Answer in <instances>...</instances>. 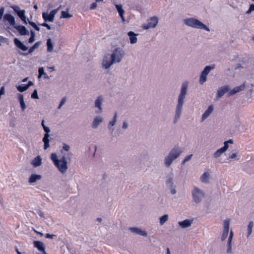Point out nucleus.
I'll return each instance as SVG.
<instances>
[{
	"mask_svg": "<svg viewBox=\"0 0 254 254\" xmlns=\"http://www.w3.org/2000/svg\"><path fill=\"white\" fill-rule=\"evenodd\" d=\"M125 52L124 50L121 48H117L111 54V59L115 63H120L124 56Z\"/></svg>",
	"mask_w": 254,
	"mask_h": 254,
	"instance_id": "nucleus-6",
	"label": "nucleus"
},
{
	"mask_svg": "<svg viewBox=\"0 0 254 254\" xmlns=\"http://www.w3.org/2000/svg\"><path fill=\"white\" fill-rule=\"evenodd\" d=\"M116 8L120 16V17L122 18V20L123 21H125V19L124 16V14L125 13V10L123 8V6L122 4H116L115 5Z\"/></svg>",
	"mask_w": 254,
	"mask_h": 254,
	"instance_id": "nucleus-28",
	"label": "nucleus"
},
{
	"mask_svg": "<svg viewBox=\"0 0 254 254\" xmlns=\"http://www.w3.org/2000/svg\"><path fill=\"white\" fill-rule=\"evenodd\" d=\"M31 98L35 99H39V96L38 94V91L37 89H35L33 92L31 94Z\"/></svg>",
	"mask_w": 254,
	"mask_h": 254,
	"instance_id": "nucleus-45",
	"label": "nucleus"
},
{
	"mask_svg": "<svg viewBox=\"0 0 254 254\" xmlns=\"http://www.w3.org/2000/svg\"><path fill=\"white\" fill-rule=\"evenodd\" d=\"M44 130L46 132L44 134V136L42 139V141L44 143V149L45 150L47 149L50 147V134L49 132L51 131V129L50 128L48 127H44V128H43Z\"/></svg>",
	"mask_w": 254,
	"mask_h": 254,
	"instance_id": "nucleus-10",
	"label": "nucleus"
},
{
	"mask_svg": "<svg viewBox=\"0 0 254 254\" xmlns=\"http://www.w3.org/2000/svg\"><path fill=\"white\" fill-rule=\"evenodd\" d=\"M245 88H246V85H245V83H244L243 84H242L239 86L235 87L232 90H231L230 91H229L228 93V96H232V95H233L238 92H240L244 90Z\"/></svg>",
	"mask_w": 254,
	"mask_h": 254,
	"instance_id": "nucleus-17",
	"label": "nucleus"
},
{
	"mask_svg": "<svg viewBox=\"0 0 254 254\" xmlns=\"http://www.w3.org/2000/svg\"><path fill=\"white\" fill-rule=\"evenodd\" d=\"M104 101V98L102 95L97 97V99L95 101V107L97 108L99 110V113L102 112L103 108L102 104Z\"/></svg>",
	"mask_w": 254,
	"mask_h": 254,
	"instance_id": "nucleus-13",
	"label": "nucleus"
},
{
	"mask_svg": "<svg viewBox=\"0 0 254 254\" xmlns=\"http://www.w3.org/2000/svg\"><path fill=\"white\" fill-rule=\"evenodd\" d=\"M33 85V83L31 81H29L27 84H25L27 89H28L31 86Z\"/></svg>",
	"mask_w": 254,
	"mask_h": 254,
	"instance_id": "nucleus-59",
	"label": "nucleus"
},
{
	"mask_svg": "<svg viewBox=\"0 0 254 254\" xmlns=\"http://www.w3.org/2000/svg\"><path fill=\"white\" fill-rule=\"evenodd\" d=\"M237 157V154L236 153H233L231 155L229 156V158L230 159H233Z\"/></svg>",
	"mask_w": 254,
	"mask_h": 254,
	"instance_id": "nucleus-63",
	"label": "nucleus"
},
{
	"mask_svg": "<svg viewBox=\"0 0 254 254\" xmlns=\"http://www.w3.org/2000/svg\"><path fill=\"white\" fill-rule=\"evenodd\" d=\"M3 20L4 21H8L9 24L12 26L13 28L16 25L15 18L11 14L6 13L4 14L3 16Z\"/></svg>",
	"mask_w": 254,
	"mask_h": 254,
	"instance_id": "nucleus-15",
	"label": "nucleus"
},
{
	"mask_svg": "<svg viewBox=\"0 0 254 254\" xmlns=\"http://www.w3.org/2000/svg\"><path fill=\"white\" fill-rule=\"evenodd\" d=\"M191 194L193 200L196 204L200 203L205 195V193L197 187L193 188Z\"/></svg>",
	"mask_w": 254,
	"mask_h": 254,
	"instance_id": "nucleus-5",
	"label": "nucleus"
},
{
	"mask_svg": "<svg viewBox=\"0 0 254 254\" xmlns=\"http://www.w3.org/2000/svg\"><path fill=\"white\" fill-rule=\"evenodd\" d=\"M127 35L129 37L130 44H134L137 43V38L136 36L138 35L137 34L133 31H129L127 33Z\"/></svg>",
	"mask_w": 254,
	"mask_h": 254,
	"instance_id": "nucleus-24",
	"label": "nucleus"
},
{
	"mask_svg": "<svg viewBox=\"0 0 254 254\" xmlns=\"http://www.w3.org/2000/svg\"><path fill=\"white\" fill-rule=\"evenodd\" d=\"M59 9H55L52 10L50 13L44 12L42 13V17L45 22H53L55 15L58 12Z\"/></svg>",
	"mask_w": 254,
	"mask_h": 254,
	"instance_id": "nucleus-9",
	"label": "nucleus"
},
{
	"mask_svg": "<svg viewBox=\"0 0 254 254\" xmlns=\"http://www.w3.org/2000/svg\"><path fill=\"white\" fill-rule=\"evenodd\" d=\"M63 148L65 151H68L70 149V146L66 144H64L63 147Z\"/></svg>",
	"mask_w": 254,
	"mask_h": 254,
	"instance_id": "nucleus-55",
	"label": "nucleus"
},
{
	"mask_svg": "<svg viewBox=\"0 0 254 254\" xmlns=\"http://www.w3.org/2000/svg\"><path fill=\"white\" fill-rule=\"evenodd\" d=\"M214 68V65H213V66L207 65L204 67V68L203 70V71H202V72H203L204 74L208 75V74L210 72V71Z\"/></svg>",
	"mask_w": 254,
	"mask_h": 254,
	"instance_id": "nucleus-34",
	"label": "nucleus"
},
{
	"mask_svg": "<svg viewBox=\"0 0 254 254\" xmlns=\"http://www.w3.org/2000/svg\"><path fill=\"white\" fill-rule=\"evenodd\" d=\"M41 179L42 176L41 175L32 174L29 178L28 182L30 184H33L37 182L39 180H40Z\"/></svg>",
	"mask_w": 254,
	"mask_h": 254,
	"instance_id": "nucleus-26",
	"label": "nucleus"
},
{
	"mask_svg": "<svg viewBox=\"0 0 254 254\" xmlns=\"http://www.w3.org/2000/svg\"><path fill=\"white\" fill-rule=\"evenodd\" d=\"M30 34H31V36H30V38L29 39V43H32L33 42H34V41L35 40V33L33 30H31Z\"/></svg>",
	"mask_w": 254,
	"mask_h": 254,
	"instance_id": "nucleus-42",
	"label": "nucleus"
},
{
	"mask_svg": "<svg viewBox=\"0 0 254 254\" xmlns=\"http://www.w3.org/2000/svg\"><path fill=\"white\" fill-rule=\"evenodd\" d=\"M184 22L187 26L194 28L204 29L208 32L210 31L209 28L206 25L197 19L194 18H186L184 20Z\"/></svg>",
	"mask_w": 254,
	"mask_h": 254,
	"instance_id": "nucleus-4",
	"label": "nucleus"
},
{
	"mask_svg": "<svg viewBox=\"0 0 254 254\" xmlns=\"http://www.w3.org/2000/svg\"><path fill=\"white\" fill-rule=\"evenodd\" d=\"M210 178V174L208 172H204L200 177V180L202 183L207 184L209 183Z\"/></svg>",
	"mask_w": 254,
	"mask_h": 254,
	"instance_id": "nucleus-31",
	"label": "nucleus"
},
{
	"mask_svg": "<svg viewBox=\"0 0 254 254\" xmlns=\"http://www.w3.org/2000/svg\"><path fill=\"white\" fill-rule=\"evenodd\" d=\"M174 173L173 172H170L169 175L167 176V179L166 181H174Z\"/></svg>",
	"mask_w": 254,
	"mask_h": 254,
	"instance_id": "nucleus-46",
	"label": "nucleus"
},
{
	"mask_svg": "<svg viewBox=\"0 0 254 254\" xmlns=\"http://www.w3.org/2000/svg\"><path fill=\"white\" fill-rule=\"evenodd\" d=\"M41 44V41L37 42L36 43H35L34 44V45L33 46L30 47L28 53H22L21 52H19V54L20 55H21V56H27L28 55L34 52V51L36 49H38L39 47V46H40Z\"/></svg>",
	"mask_w": 254,
	"mask_h": 254,
	"instance_id": "nucleus-16",
	"label": "nucleus"
},
{
	"mask_svg": "<svg viewBox=\"0 0 254 254\" xmlns=\"http://www.w3.org/2000/svg\"><path fill=\"white\" fill-rule=\"evenodd\" d=\"M54 237H56L55 235H51L49 234H46L45 238H53Z\"/></svg>",
	"mask_w": 254,
	"mask_h": 254,
	"instance_id": "nucleus-57",
	"label": "nucleus"
},
{
	"mask_svg": "<svg viewBox=\"0 0 254 254\" xmlns=\"http://www.w3.org/2000/svg\"><path fill=\"white\" fill-rule=\"evenodd\" d=\"M192 220L189 219H186L183 221H180L178 223L179 226L182 228H188L191 226L192 223Z\"/></svg>",
	"mask_w": 254,
	"mask_h": 254,
	"instance_id": "nucleus-27",
	"label": "nucleus"
},
{
	"mask_svg": "<svg viewBox=\"0 0 254 254\" xmlns=\"http://www.w3.org/2000/svg\"><path fill=\"white\" fill-rule=\"evenodd\" d=\"M213 111V106L212 105L209 106L207 110L205 111L202 116L201 122H203L206 119Z\"/></svg>",
	"mask_w": 254,
	"mask_h": 254,
	"instance_id": "nucleus-22",
	"label": "nucleus"
},
{
	"mask_svg": "<svg viewBox=\"0 0 254 254\" xmlns=\"http://www.w3.org/2000/svg\"><path fill=\"white\" fill-rule=\"evenodd\" d=\"M128 123L127 121H124L123 123L122 128L123 129H127L128 127Z\"/></svg>",
	"mask_w": 254,
	"mask_h": 254,
	"instance_id": "nucleus-51",
	"label": "nucleus"
},
{
	"mask_svg": "<svg viewBox=\"0 0 254 254\" xmlns=\"http://www.w3.org/2000/svg\"><path fill=\"white\" fill-rule=\"evenodd\" d=\"M4 12V8L3 7H1L0 8V20H1L2 19Z\"/></svg>",
	"mask_w": 254,
	"mask_h": 254,
	"instance_id": "nucleus-54",
	"label": "nucleus"
},
{
	"mask_svg": "<svg viewBox=\"0 0 254 254\" xmlns=\"http://www.w3.org/2000/svg\"><path fill=\"white\" fill-rule=\"evenodd\" d=\"M38 214L42 218L44 217V212L41 210H38L37 212Z\"/></svg>",
	"mask_w": 254,
	"mask_h": 254,
	"instance_id": "nucleus-56",
	"label": "nucleus"
},
{
	"mask_svg": "<svg viewBox=\"0 0 254 254\" xmlns=\"http://www.w3.org/2000/svg\"><path fill=\"white\" fill-rule=\"evenodd\" d=\"M47 51L48 52H51L53 51L54 49V45L52 42V40L51 39L49 38L47 41Z\"/></svg>",
	"mask_w": 254,
	"mask_h": 254,
	"instance_id": "nucleus-32",
	"label": "nucleus"
},
{
	"mask_svg": "<svg viewBox=\"0 0 254 254\" xmlns=\"http://www.w3.org/2000/svg\"><path fill=\"white\" fill-rule=\"evenodd\" d=\"M233 231L231 230L230 231V234H229V238H233Z\"/></svg>",
	"mask_w": 254,
	"mask_h": 254,
	"instance_id": "nucleus-64",
	"label": "nucleus"
},
{
	"mask_svg": "<svg viewBox=\"0 0 254 254\" xmlns=\"http://www.w3.org/2000/svg\"><path fill=\"white\" fill-rule=\"evenodd\" d=\"M254 11V4L252 3L251 4H250L249 9H248V10L247 11L246 13L247 14H250V13H251V12L252 11Z\"/></svg>",
	"mask_w": 254,
	"mask_h": 254,
	"instance_id": "nucleus-48",
	"label": "nucleus"
},
{
	"mask_svg": "<svg viewBox=\"0 0 254 254\" xmlns=\"http://www.w3.org/2000/svg\"><path fill=\"white\" fill-rule=\"evenodd\" d=\"M42 159L40 156L35 157L31 162V164L35 167L40 166L42 164Z\"/></svg>",
	"mask_w": 254,
	"mask_h": 254,
	"instance_id": "nucleus-29",
	"label": "nucleus"
},
{
	"mask_svg": "<svg viewBox=\"0 0 254 254\" xmlns=\"http://www.w3.org/2000/svg\"><path fill=\"white\" fill-rule=\"evenodd\" d=\"M114 63L112 59L105 57L102 61V66L105 69H108Z\"/></svg>",
	"mask_w": 254,
	"mask_h": 254,
	"instance_id": "nucleus-20",
	"label": "nucleus"
},
{
	"mask_svg": "<svg viewBox=\"0 0 254 254\" xmlns=\"http://www.w3.org/2000/svg\"><path fill=\"white\" fill-rule=\"evenodd\" d=\"M14 43L15 46L21 50L23 51H26L28 50V47L25 46L21 41H20L18 39L15 38L14 39Z\"/></svg>",
	"mask_w": 254,
	"mask_h": 254,
	"instance_id": "nucleus-21",
	"label": "nucleus"
},
{
	"mask_svg": "<svg viewBox=\"0 0 254 254\" xmlns=\"http://www.w3.org/2000/svg\"><path fill=\"white\" fill-rule=\"evenodd\" d=\"M254 226L253 221H250L248 226V234L247 237H249L252 232V229Z\"/></svg>",
	"mask_w": 254,
	"mask_h": 254,
	"instance_id": "nucleus-36",
	"label": "nucleus"
},
{
	"mask_svg": "<svg viewBox=\"0 0 254 254\" xmlns=\"http://www.w3.org/2000/svg\"><path fill=\"white\" fill-rule=\"evenodd\" d=\"M66 98L65 97H64V98H62V100H61V101L60 104H61L62 105H64L65 104V103L66 102Z\"/></svg>",
	"mask_w": 254,
	"mask_h": 254,
	"instance_id": "nucleus-60",
	"label": "nucleus"
},
{
	"mask_svg": "<svg viewBox=\"0 0 254 254\" xmlns=\"http://www.w3.org/2000/svg\"><path fill=\"white\" fill-rule=\"evenodd\" d=\"M224 152L223 150L220 148L218 149L214 154H213V157L215 158H218L219 157L221 156V155L224 153Z\"/></svg>",
	"mask_w": 254,
	"mask_h": 254,
	"instance_id": "nucleus-40",
	"label": "nucleus"
},
{
	"mask_svg": "<svg viewBox=\"0 0 254 254\" xmlns=\"http://www.w3.org/2000/svg\"><path fill=\"white\" fill-rule=\"evenodd\" d=\"M129 230L132 233L137 234L139 236L146 237H147V233L144 230H142L140 228L137 227H130Z\"/></svg>",
	"mask_w": 254,
	"mask_h": 254,
	"instance_id": "nucleus-12",
	"label": "nucleus"
},
{
	"mask_svg": "<svg viewBox=\"0 0 254 254\" xmlns=\"http://www.w3.org/2000/svg\"><path fill=\"white\" fill-rule=\"evenodd\" d=\"M72 156L71 152L65 153L59 160V162L56 164L55 166L61 173L64 174L67 171L68 169L67 161H71Z\"/></svg>",
	"mask_w": 254,
	"mask_h": 254,
	"instance_id": "nucleus-3",
	"label": "nucleus"
},
{
	"mask_svg": "<svg viewBox=\"0 0 254 254\" xmlns=\"http://www.w3.org/2000/svg\"><path fill=\"white\" fill-rule=\"evenodd\" d=\"M169 189L170 190L171 193L172 194H175L177 193V190H176V185H172V186H170L168 187Z\"/></svg>",
	"mask_w": 254,
	"mask_h": 254,
	"instance_id": "nucleus-43",
	"label": "nucleus"
},
{
	"mask_svg": "<svg viewBox=\"0 0 254 254\" xmlns=\"http://www.w3.org/2000/svg\"><path fill=\"white\" fill-rule=\"evenodd\" d=\"M230 88L229 85L223 86L217 90L216 98L219 99L222 97L225 93L229 92Z\"/></svg>",
	"mask_w": 254,
	"mask_h": 254,
	"instance_id": "nucleus-11",
	"label": "nucleus"
},
{
	"mask_svg": "<svg viewBox=\"0 0 254 254\" xmlns=\"http://www.w3.org/2000/svg\"><path fill=\"white\" fill-rule=\"evenodd\" d=\"M32 231H34L35 233H37L39 235V237H42L44 236V234L43 233H41V232H37L36 231H35V230H32Z\"/></svg>",
	"mask_w": 254,
	"mask_h": 254,
	"instance_id": "nucleus-61",
	"label": "nucleus"
},
{
	"mask_svg": "<svg viewBox=\"0 0 254 254\" xmlns=\"http://www.w3.org/2000/svg\"><path fill=\"white\" fill-rule=\"evenodd\" d=\"M166 184L167 187L174 185V181H166Z\"/></svg>",
	"mask_w": 254,
	"mask_h": 254,
	"instance_id": "nucleus-58",
	"label": "nucleus"
},
{
	"mask_svg": "<svg viewBox=\"0 0 254 254\" xmlns=\"http://www.w3.org/2000/svg\"><path fill=\"white\" fill-rule=\"evenodd\" d=\"M15 13L17 14L18 16L23 22L25 24H27L29 21L25 15V11L24 10H21L18 5H13L10 6Z\"/></svg>",
	"mask_w": 254,
	"mask_h": 254,
	"instance_id": "nucleus-8",
	"label": "nucleus"
},
{
	"mask_svg": "<svg viewBox=\"0 0 254 254\" xmlns=\"http://www.w3.org/2000/svg\"><path fill=\"white\" fill-rule=\"evenodd\" d=\"M103 121V119L102 117L97 116L96 117L92 124V127L94 129L97 128L99 125L102 123Z\"/></svg>",
	"mask_w": 254,
	"mask_h": 254,
	"instance_id": "nucleus-25",
	"label": "nucleus"
},
{
	"mask_svg": "<svg viewBox=\"0 0 254 254\" xmlns=\"http://www.w3.org/2000/svg\"><path fill=\"white\" fill-rule=\"evenodd\" d=\"M28 23H29L31 26H32L36 30L38 31H40V29L39 27H38L35 22L28 21Z\"/></svg>",
	"mask_w": 254,
	"mask_h": 254,
	"instance_id": "nucleus-44",
	"label": "nucleus"
},
{
	"mask_svg": "<svg viewBox=\"0 0 254 254\" xmlns=\"http://www.w3.org/2000/svg\"><path fill=\"white\" fill-rule=\"evenodd\" d=\"M118 119V114L117 113H115L114 114V116L112 120L110 121L109 123L108 128L109 130H110L112 132H113L114 130V128L113 127V126H114L117 121Z\"/></svg>",
	"mask_w": 254,
	"mask_h": 254,
	"instance_id": "nucleus-23",
	"label": "nucleus"
},
{
	"mask_svg": "<svg viewBox=\"0 0 254 254\" xmlns=\"http://www.w3.org/2000/svg\"><path fill=\"white\" fill-rule=\"evenodd\" d=\"M169 220V215L168 214H165L161 216L159 218L160 225L162 226Z\"/></svg>",
	"mask_w": 254,
	"mask_h": 254,
	"instance_id": "nucleus-33",
	"label": "nucleus"
},
{
	"mask_svg": "<svg viewBox=\"0 0 254 254\" xmlns=\"http://www.w3.org/2000/svg\"><path fill=\"white\" fill-rule=\"evenodd\" d=\"M16 87L18 91H19L20 92H24L28 89L26 87L25 84V85L21 84L19 86H16Z\"/></svg>",
	"mask_w": 254,
	"mask_h": 254,
	"instance_id": "nucleus-41",
	"label": "nucleus"
},
{
	"mask_svg": "<svg viewBox=\"0 0 254 254\" xmlns=\"http://www.w3.org/2000/svg\"><path fill=\"white\" fill-rule=\"evenodd\" d=\"M192 156V154H190V155H188L187 156H186L185 157V158L184 159V160H183V162H182V164L184 165L187 162L190 161L191 157Z\"/></svg>",
	"mask_w": 254,
	"mask_h": 254,
	"instance_id": "nucleus-49",
	"label": "nucleus"
},
{
	"mask_svg": "<svg viewBox=\"0 0 254 254\" xmlns=\"http://www.w3.org/2000/svg\"><path fill=\"white\" fill-rule=\"evenodd\" d=\"M72 17V15L68 13V10L67 11H62L61 12V18H69Z\"/></svg>",
	"mask_w": 254,
	"mask_h": 254,
	"instance_id": "nucleus-37",
	"label": "nucleus"
},
{
	"mask_svg": "<svg viewBox=\"0 0 254 254\" xmlns=\"http://www.w3.org/2000/svg\"><path fill=\"white\" fill-rule=\"evenodd\" d=\"M34 245L35 248H36L39 251L42 253L43 254H47L45 252V246L43 242L39 241H34Z\"/></svg>",
	"mask_w": 254,
	"mask_h": 254,
	"instance_id": "nucleus-19",
	"label": "nucleus"
},
{
	"mask_svg": "<svg viewBox=\"0 0 254 254\" xmlns=\"http://www.w3.org/2000/svg\"><path fill=\"white\" fill-rule=\"evenodd\" d=\"M47 22H45L43 23H42V24H39L38 25H41V26H42L43 27H46L48 30H51L52 29V27L51 26L49 25L47 23Z\"/></svg>",
	"mask_w": 254,
	"mask_h": 254,
	"instance_id": "nucleus-50",
	"label": "nucleus"
},
{
	"mask_svg": "<svg viewBox=\"0 0 254 254\" xmlns=\"http://www.w3.org/2000/svg\"><path fill=\"white\" fill-rule=\"evenodd\" d=\"M232 240L233 239H228L227 242V253H231L232 252Z\"/></svg>",
	"mask_w": 254,
	"mask_h": 254,
	"instance_id": "nucleus-39",
	"label": "nucleus"
},
{
	"mask_svg": "<svg viewBox=\"0 0 254 254\" xmlns=\"http://www.w3.org/2000/svg\"><path fill=\"white\" fill-rule=\"evenodd\" d=\"M51 159L54 162V165H55L58 162H59V160L58 159V156L56 153H53L51 155Z\"/></svg>",
	"mask_w": 254,
	"mask_h": 254,
	"instance_id": "nucleus-38",
	"label": "nucleus"
},
{
	"mask_svg": "<svg viewBox=\"0 0 254 254\" xmlns=\"http://www.w3.org/2000/svg\"><path fill=\"white\" fill-rule=\"evenodd\" d=\"M207 75V74H204L203 73L201 72L199 78L200 84L202 85L206 81Z\"/></svg>",
	"mask_w": 254,
	"mask_h": 254,
	"instance_id": "nucleus-35",
	"label": "nucleus"
},
{
	"mask_svg": "<svg viewBox=\"0 0 254 254\" xmlns=\"http://www.w3.org/2000/svg\"><path fill=\"white\" fill-rule=\"evenodd\" d=\"M38 72H39L38 78L41 77V76L42 75H43L44 74H45V72L44 71V69L43 67H41L39 68Z\"/></svg>",
	"mask_w": 254,
	"mask_h": 254,
	"instance_id": "nucleus-47",
	"label": "nucleus"
},
{
	"mask_svg": "<svg viewBox=\"0 0 254 254\" xmlns=\"http://www.w3.org/2000/svg\"><path fill=\"white\" fill-rule=\"evenodd\" d=\"M97 2H93L91 4V6L90 7V10L95 9L97 8Z\"/></svg>",
	"mask_w": 254,
	"mask_h": 254,
	"instance_id": "nucleus-53",
	"label": "nucleus"
},
{
	"mask_svg": "<svg viewBox=\"0 0 254 254\" xmlns=\"http://www.w3.org/2000/svg\"><path fill=\"white\" fill-rule=\"evenodd\" d=\"M17 95H18V100H19L20 104L21 109L22 111H24L25 110V109L26 108V104L24 101L23 95L21 94H18Z\"/></svg>",
	"mask_w": 254,
	"mask_h": 254,
	"instance_id": "nucleus-30",
	"label": "nucleus"
},
{
	"mask_svg": "<svg viewBox=\"0 0 254 254\" xmlns=\"http://www.w3.org/2000/svg\"><path fill=\"white\" fill-rule=\"evenodd\" d=\"M158 18L156 16L150 17L147 20V23L143 25V29L148 30L151 28H155L158 25Z\"/></svg>",
	"mask_w": 254,
	"mask_h": 254,
	"instance_id": "nucleus-7",
	"label": "nucleus"
},
{
	"mask_svg": "<svg viewBox=\"0 0 254 254\" xmlns=\"http://www.w3.org/2000/svg\"><path fill=\"white\" fill-rule=\"evenodd\" d=\"M14 28L16 29L18 31L19 34L22 36L29 35V31L24 26L16 25L15 26H14Z\"/></svg>",
	"mask_w": 254,
	"mask_h": 254,
	"instance_id": "nucleus-18",
	"label": "nucleus"
},
{
	"mask_svg": "<svg viewBox=\"0 0 254 254\" xmlns=\"http://www.w3.org/2000/svg\"><path fill=\"white\" fill-rule=\"evenodd\" d=\"M230 220L227 219L224 221V231L221 238H227L229 234Z\"/></svg>",
	"mask_w": 254,
	"mask_h": 254,
	"instance_id": "nucleus-14",
	"label": "nucleus"
},
{
	"mask_svg": "<svg viewBox=\"0 0 254 254\" xmlns=\"http://www.w3.org/2000/svg\"><path fill=\"white\" fill-rule=\"evenodd\" d=\"M244 66L241 64H237V65L236 67V69H238V68H244Z\"/></svg>",
	"mask_w": 254,
	"mask_h": 254,
	"instance_id": "nucleus-62",
	"label": "nucleus"
},
{
	"mask_svg": "<svg viewBox=\"0 0 254 254\" xmlns=\"http://www.w3.org/2000/svg\"><path fill=\"white\" fill-rule=\"evenodd\" d=\"M183 152L182 149L179 147H173L164 158V164L166 167H169L174 161L177 159Z\"/></svg>",
	"mask_w": 254,
	"mask_h": 254,
	"instance_id": "nucleus-2",
	"label": "nucleus"
},
{
	"mask_svg": "<svg viewBox=\"0 0 254 254\" xmlns=\"http://www.w3.org/2000/svg\"><path fill=\"white\" fill-rule=\"evenodd\" d=\"M188 86L189 82L188 81L183 82L180 93L178 96V103L175 110V115L173 121L174 124H176L178 122L182 115Z\"/></svg>",
	"mask_w": 254,
	"mask_h": 254,
	"instance_id": "nucleus-1",
	"label": "nucleus"
},
{
	"mask_svg": "<svg viewBox=\"0 0 254 254\" xmlns=\"http://www.w3.org/2000/svg\"><path fill=\"white\" fill-rule=\"evenodd\" d=\"M224 146L221 147V148L225 152L228 149V148H229V144H228V143L226 141L224 142Z\"/></svg>",
	"mask_w": 254,
	"mask_h": 254,
	"instance_id": "nucleus-52",
	"label": "nucleus"
}]
</instances>
